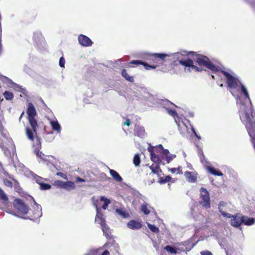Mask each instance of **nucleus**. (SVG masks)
I'll use <instances>...</instances> for the list:
<instances>
[{"label": "nucleus", "instance_id": "1", "mask_svg": "<svg viewBox=\"0 0 255 255\" xmlns=\"http://www.w3.org/2000/svg\"><path fill=\"white\" fill-rule=\"evenodd\" d=\"M26 111L27 120L30 125L25 128V134L28 139L31 141H34L36 139V146H41V139L37 135V129L38 125L35 117L37 115L36 110L31 103H29Z\"/></svg>", "mask_w": 255, "mask_h": 255}, {"label": "nucleus", "instance_id": "2", "mask_svg": "<svg viewBox=\"0 0 255 255\" xmlns=\"http://www.w3.org/2000/svg\"><path fill=\"white\" fill-rule=\"evenodd\" d=\"M227 203L223 201H221L219 204V210L221 214L225 217L228 218H232L231 220V225L235 227H239L242 224L245 225L251 226L254 224L255 219L253 218H248L247 217L242 216L240 213L235 215H231L224 212L223 207L226 205Z\"/></svg>", "mask_w": 255, "mask_h": 255}, {"label": "nucleus", "instance_id": "3", "mask_svg": "<svg viewBox=\"0 0 255 255\" xmlns=\"http://www.w3.org/2000/svg\"><path fill=\"white\" fill-rule=\"evenodd\" d=\"M169 55L168 54H164V53H154L151 54L150 56V59L153 61H155L154 63H156V64L153 65H149L146 62H144L141 60H132L130 61L127 65V67L130 68L132 66H130V64H134L136 65H142L143 66L144 68L146 70H150L151 69H155L158 65L157 62H155L157 59L163 61L166 57L169 56Z\"/></svg>", "mask_w": 255, "mask_h": 255}, {"label": "nucleus", "instance_id": "4", "mask_svg": "<svg viewBox=\"0 0 255 255\" xmlns=\"http://www.w3.org/2000/svg\"><path fill=\"white\" fill-rule=\"evenodd\" d=\"M189 53L191 56L196 57L195 62L199 66H204L214 72H219L220 68L214 65L208 57L198 54L194 51H190Z\"/></svg>", "mask_w": 255, "mask_h": 255}, {"label": "nucleus", "instance_id": "5", "mask_svg": "<svg viewBox=\"0 0 255 255\" xmlns=\"http://www.w3.org/2000/svg\"><path fill=\"white\" fill-rule=\"evenodd\" d=\"M199 203L203 208L209 209L211 207V200L209 193L204 187H201L200 189Z\"/></svg>", "mask_w": 255, "mask_h": 255}, {"label": "nucleus", "instance_id": "6", "mask_svg": "<svg viewBox=\"0 0 255 255\" xmlns=\"http://www.w3.org/2000/svg\"><path fill=\"white\" fill-rule=\"evenodd\" d=\"M219 71L226 77V81L229 88L231 89H236L239 87V84L240 83L238 79L234 77L229 72L221 68Z\"/></svg>", "mask_w": 255, "mask_h": 255}, {"label": "nucleus", "instance_id": "7", "mask_svg": "<svg viewBox=\"0 0 255 255\" xmlns=\"http://www.w3.org/2000/svg\"><path fill=\"white\" fill-rule=\"evenodd\" d=\"M26 217L29 219L35 221L42 216L41 208L40 206L36 205L31 209H28Z\"/></svg>", "mask_w": 255, "mask_h": 255}, {"label": "nucleus", "instance_id": "8", "mask_svg": "<svg viewBox=\"0 0 255 255\" xmlns=\"http://www.w3.org/2000/svg\"><path fill=\"white\" fill-rule=\"evenodd\" d=\"M13 206L19 214L26 215L27 213L29 207L21 199H15L13 201Z\"/></svg>", "mask_w": 255, "mask_h": 255}, {"label": "nucleus", "instance_id": "9", "mask_svg": "<svg viewBox=\"0 0 255 255\" xmlns=\"http://www.w3.org/2000/svg\"><path fill=\"white\" fill-rule=\"evenodd\" d=\"M179 63L185 67H188L192 68V70L196 72H201L204 69L203 68L198 67L197 66L194 65L193 61L190 59H187L185 60H179Z\"/></svg>", "mask_w": 255, "mask_h": 255}, {"label": "nucleus", "instance_id": "10", "mask_svg": "<svg viewBox=\"0 0 255 255\" xmlns=\"http://www.w3.org/2000/svg\"><path fill=\"white\" fill-rule=\"evenodd\" d=\"M78 41L81 45L85 47L90 46L93 44V42L89 37L83 34L78 36Z\"/></svg>", "mask_w": 255, "mask_h": 255}, {"label": "nucleus", "instance_id": "11", "mask_svg": "<svg viewBox=\"0 0 255 255\" xmlns=\"http://www.w3.org/2000/svg\"><path fill=\"white\" fill-rule=\"evenodd\" d=\"M184 175L189 182L195 183L197 181L198 174L196 172L185 171Z\"/></svg>", "mask_w": 255, "mask_h": 255}, {"label": "nucleus", "instance_id": "12", "mask_svg": "<svg viewBox=\"0 0 255 255\" xmlns=\"http://www.w3.org/2000/svg\"><path fill=\"white\" fill-rule=\"evenodd\" d=\"M149 168L151 171V173L149 174V175L155 174L157 175L158 177H160L162 170L160 168L159 163H153L151 165L149 166Z\"/></svg>", "mask_w": 255, "mask_h": 255}, {"label": "nucleus", "instance_id": "13", "mask_svg": "<svg viewBox=\"0 0 255 255\" xmlns=\"http://www.w3.org/2000/svg\"><path fill=\"white\" fill-rule=\"evenodd\" d=\"M142 223L140 221L131 220L127 224L128 228L131 230H138L142 227Z\"/></svg>", "mask_w": 255, "mask_h": 255}, {"label": "nucleus", "instance_id": "14", "mask_svg": "<svg viewBox=\"0 0 255 255\" xmlns=\"http://www.w3.org/2000/svg\"><path fill=\"white\" fill-rule=\"evenodd\" d=\"M175 123L177 125L178 129L181 134H184L188 132V128L183 122L180 121V120H177L175 119Z\"/></svg>", "mask_w": 255, "mask_h": 255}, {"label": "nucleus", "instance_id": "15", "mask_svg": "<svg viewBox=\"0 0 255 255\" xmlns=\"http://www.w3.org/2000/svg\"><path fill=\"white\" fill-rule=\"evenodd\" d=\"M96 207H97V206ZM97 209H98V208H97ZM97 211H98V209H97ZM95 221L97 222L100 225L101 228L107 225L106 223V221L104 218L103 214L98 211H97V213L95 217Z\"/></svg>", "mask_w": 255, "mask_h": 255}, {"label": "nucleus", "instance_id": "16", "mask_svg": "<svg viewBox=\"0 0 255 255\" xmlns=\"http://www.w3.org/2000/svg\"><path fill=\"white\" fill-rule=\"evenodd\" d=\"M206 169L207 171L214 175L222 176L223 175V174L220 170L216 169L214 167L211 166H206Z\"/></svg>", "mask_w": 255, "mask_h": 255}, {"label": "nucleus", "instance_id": "17", "mask_svg": "<svg viewBox=\"0 0 255 255\" xmlns=\"http://www.w3.org/2000/svg\"><path fill=\"white\" fill-rule=\"evenodd\" d=\"M134 131L135 134L139 137H142L145 133L144 128L139 126H136L135 127Z\"/></svg>", "mask_w": 255, "mask_h": 255}, {"label": "nucleus", "instance_id": "18", "mask_svg": "<svg viewBox=\"0 0 255 255\" xmlns=\"http://www.w3.org/2000/svg\"><path fill=\"white\" fill-rule=\"evenodd\" d=\"M110 173L113 179L117 182H121L123 180L122 177L115 170L110 169Z\"/></svg>", "mask_w": 255, "mask_h": 255}, {"label": "nucleus", "instance_id": "19", "mask_svg": "<svg viewBox=\"0 0 255 255\" xmlns=\"http://www.w3.org/2000/svg\"><path fill=\"white\" fill-rule=\"evenodd\" d=\"M148 151L150 152V159L154 163H160V160L158 156L155 154L152 149L148 148Z\"/></svg>", "mask_w": 255, "mask_h": 255}, {"label": "nucleus", "instance_id": "20", "mask_svg": "<svg viewBox=\"0 0 255 255\" xmlns=\"http://www.w3.org/2000/svg\"><path fill=\"white\" fill-rule=\"evenodd\" d=\"M50 124L53 130L58 132L60 131L61 127L57 121H52L50 122Z\"/></svg>", "mask_w": 255, "mask_h": 255}, {"label": "nucleus", "instance_id": "21", "mask_svg": "<svg viewBox=\"0 0 255 255\" xmlns=\"http://www.w3.org/2000/svg\"><path fill=\"white\" fill-rule=\"evenodd\" d=\"M122 76L127 81L130 82H134V79L132 76H130L128 74L127 71L126 69H123L121 72Z\"/></svg>", "mask_w": 255, "mask_h": 255}, {"label": "nucleus", "instance_id": "22", "mask_svg": "<svg viewBox=\"0 0 255 255\" xmlns=\"http://www.w3.org/2000/svg\"><path fill=\"white\" fill-rule=\"evenodd\" d=\"M0 200L4 204H6L8 201V197H7L6 194L4 193V192L0 188Z\"/></svg>", "mask_w": 255, "mask_h": 255}, {"label": "nucleus", "instance_id": "23", "mask_svg": "<svg viewBox=\"0 0 255 255\" xmlns=\"http://www.w3.org/2000/svg\"><path fill=\"white\" fill-rule=\"evenodd\" d=\"M101 229L103 232L104 235L107 238L109 239L112 238L111 233L110 231L109 228L107 225L101 228Z\"/></svg>", "mask_w": 255, "mask_h": 255}, {"label": "nucleus", "instance_id": "24", "mask_svg": "<svg viewBox=\"0 0 255 255\" xmlns=\"http://www.w3.org/2000/svg\"><path fill=\"white\" fill-rule=\"evenodd\" d=\"M116 212L124 218H127L129 216V214L122 209H117Z\"/></svg>", "mask_w": 255, "mask_h": 255}, {"label": "nucleus", "instance_id": "25", "mask_svg": "<svg viewBox=\"0 0 255 255\" xmlns=\"http://www.w3.org/2000/svg\"><path fill=\"white\" fill-rule=\"evenodd\" d=\"M100 200L101 201H104V205L102 206V208L104 209V210H106L108 205L110 204L111 203V201L109 199L106 198V197H105L104 196H101L100 197Z\"/></svg>", "mask_w": 255, "mask_h": 255}, {"label": "nucleus", "instance_id": "26", "mask_svg": "<svg viewBox=\"0 0 255 255\" xmlns=\"http://www.w3.org/2000/svg\"><path fill=\"white\" fill-rule=\"evenodd\" d=\"M167 112L170 115L174 118L175 120V119H176L177 120H181V118L178 116L175 110L172 109H167Z\"/></svg>", "mask_w": 255, "mask_h": 255}, {"label": "nucleus", "instance_id": "27", "mask_svg": "<svg viewBox=\"0 0 255 255\" xmlns=\"http://www.w3.org/2000/svg\"><path fill=\"white\" fill-rule=\"evenodd\" d=\"M158 177H159L158 182L160 184H164L167 182H168L170 181V180L172 179L171 177L169 175L166 176L165 178H163L160 176Z\"/></svg>", "mask_w": 255, "mask_h": 255}, {"label": "nucleus", "instance_id": "28", "mask_svg": "<svg viewBox=\"0 0 255 255\" xmlns=\"http://www.w3.org/2000/svg\"><path fill=\"white\" fill-rule=\"evenodd\" d=\"M133 163L135 166H138L140 163V158L139 154H135L133 157Z\"/></svg>", "mask_w": 255, "mask_h": 255}, {"label": "nucleus", "instance_id": "29", "mask_svg": "<svg viewBox=\"0 0 255 255\" xmlns=\"http://www.w3.org/2000/svg\"><path fill=\"white\" fill-rule=\"evenodd\" d=\"M140 210L142 212L146 215L149 214L150 213L149 209L148 208L147 204H142L141 206Z\"/></svg>", "mask_w": 255, "mask_h": 255}, {"label": "nucleus", "instance_id": "30", "mask_svg": "<svg viewBox=\"0 0 255 255\" xmlns=\"http://www.w3.org/2000/svg\"><path fill=\"white\" fill-rule=\"evenodd\" d=\"M75 188V183L70 181L65 182L64 189H74Z\"/></svg>", "mask_w": 255, "mask_h": 255}, {"label": "nucleus", "instance_id": "31", "mask_svg": "<svg viewBox=\"0 0 255 255\" xmlns=\"http://www.w3.org/2000/svg\"><path fill=\"white\" fill-rule=\"evenodd\" d=\"M3 96L7 100H11L13 98V95L12 93L9 91H5L3 93Z\"/></svg>", "mask_w": 255, "mask_h": 255}, {"label": "nucleus", "instance_id": "32", "mask_svg": "<svg viewBox=\"0 0 255 255\" xmlns=\"http://www.w3.org/2000/svg\"><path fill=\"white\" fill-rule=\"evenodd\" d=\"M39 185L40 189L42 190H48L50 189L51 187V185L43 182L39 183Z\"/></svg>", "mask_w": 255, "mask_h": 255}, {"label": "nucleus", "instance_id": "33", "mask_svg": "<svg viewBox=\"0 0 255 255\" xmlns=\"http://www.w3.org/2000/svg\"><path fill=\"white\" fill-rule=\"evenodd\" d=\"M190 52H187L186 51H182L181 52H177L175 54V56L177 57V59H179L181 56H186V55H190L191 54L189 53Z\"/></svg>", "mask_w": 255, "mask_h": 255}, {"label": "nucleus", "instance_id": "34", "mask_svg": "<svg viewBox=\"0 0 255 255\" xmlns=\"http://www.w3.org/2000/svg\"><path fill=\"white\" fill-rule=\"evenodd\" d=\"M147 226L150 231L153 233H157L159 231L158 228L154 225L148 224Z\"/></svg>", "mask_w": 255, "mask_h": 255}, {"label": "nucleus", "instance_id": "35", "mask_svg": "<svg viewBox=\"0 0 255 255\" xmlns=\"http://www.w3.org/2000/svg\"><path fill=\"white\" fill-rule=\"evenodd\" d=\"M64 184L65 182L64 181L61 180H57L54 182V185L58 188H64Z\"/></svg>", "mask_w": 255, "mask_h": 255}, {"label": "nucleus", "instance_id": "36", "mask_svg": "<svg viewBox=\"0 0 255 255\" xmlns=\"http://www.w3.org/2000/svg\"><path fill=\"white\" fill-rule=\"evenodd\" d=\"M164 249L167 252H168L171 254H175L177 253V251H176V249L173 247L170 246H166Z\"/></svg>", "mask_w": 255, "mask_h": 255}, {"label": "nucleus", "instance_id": "37", "mask_svg": "<svg viewBox=\"0 0 255 255\" xmlns=\"http://www.w3.org/2000/svg\"><path fill=\"white\" fill-rule=\"evenodd\" d=\"M176 155L174 154H168L165 156V160L167 163H170L175 157Z\"/></svg>", "mask_w": 255, "mask_h": 255}, {"label": "nucleus", "instance_id": "38", "mask_svg": "<svg viewBox=\"0 0 255 255\" xmlns=\"http://www.w3.org/2000/svg\"><path fill=\"white\" fill-rule=\"evenodd\" d=\"M3 182L4 184L7 187L11 188L13 186L12 182L6 179H3Z\"/></svg>", "mask_w": 255, "mask_h": 255}, {"label": "nucleus", "instance_id": "39", "mask_svg": "<svg viewBox=\"0 0 255 255\" xmlns=\"http://www.w3.org/2000/svg\"><path fill=\"white\" fill-rule=\"evenodd\" d=\"M158 147L160 148L162 150V154L165 156L169 154V152L168 149H163V146L161 144L159 145Z\"/></svg>", "mask_w": 255, "mask_h": 255}, {"label": "nucleus", "instance_id": "40", "mask_svg": "<svg viewBox=\"0 0 255 255\" xmlns=\"http://www.w3.org/2000/svg\"><path fill=\"white\" fill-rule=\"evenodd\" d=\"M65 60L63 57H61L59 61V65L61 67H64Z\"/></svg>", "mask_w": 255, "mask_h": 255}, {"label": "nucleus", "instance_id": "41", "mask_svg": "<svg viewBox=\"0 0 255 255\" xmlns=\"http://www.w3.org/2000/svg\"><path fill=\"white\" fill-rule=\"evenodd\" d=\"M201 255H213L212 253L209 251H203L200 252Z\"/></svg>", "mask_w": 255, "mask_h": 255}, {"label": "nucleus", "instance_id": "42", "mask_svg": "<svg viewBox=\"0 0 255 255\" xmlns=\"http://www.w3.org/2000/svg\"><path fill=\"white\" fill-rule=\"evenodd\" d=\"M56 175H58V176H59L61 177H62L64 179H66L67 178V176L65 174H64V173H62V172H57L56 173Z\"/></svg>", "mask_w": 255, "mask_h": 255}, {"label": "nucleus", "instance_id": "43", "mask_svg": "<svg viewBox=\"0 0 255 255\" xmlns=\"http://www.w3.org/2000/svg\"><path fill=\"white\" fill-rule=\"evenodd\" d=\"M76 181L77 182H84L85 181V180L80 178V177H77L76 178Z\"/></svg>", "mask_w": 255, "mask_h": 255}, {"label": "nucleus", "instance_id": "44", "mask_svg": "<svg viewBox=\"0 0 255 255\" xmlns=\"http://www.w3.org/2000/svg\"><path fill=\"white\" fill-rule=\"evenodd\" d=\"M35 180H36V183H38L39 185V183H41L42 182V178L40 177H38L37 178H36Z\"/></svg>", "mask_w": 255, "mask_h": 255}, {"label": "nucleus", "instance_id": "45", "mask_svg": "<svg viewBox=\"0 0 255 255\" xmlns=\"http://www.w3.org/2000/svg\"><path fill=\"white\" fill-rule=\"evenodd\" d=\"M177 173H178L179 174H182L183 173L182 167H178V168H177Z\"/></svg>", "mask_w": 255, "mask_h": 255}, {"label": "nucleus", "instance_id": "46", "mask_svg": "<svg viewBox=\"0 0 255 255\" xmlns=\"http://www.w3.org/2000/svg\"><path fill=\"white\" fill-rule=\"evenodd\" d=\"M130 121L129 119H127L126 121L125 122L124 125L129 127L130 125Z\"/></svg>", "mask_w": 255, "mask_h": 255}, {"label": "nucleus", "instance_id": "47", "mask_svg": "<svg viewBox=\"0 0 255 255\" xmlns=\"http://www.w3.org/2000/svg\"><path fill=\"white\" fill-rule=\"evenodd\" d=\"M2 50H3V49H2V44H1V36H0V55L2 53Z\"/></svg>", "mask_w": 255, "mask_h": 255}, {"label": "nucleus", "instance_id": "48", "mask_svg": "<svg viewBox=\"0 0 255 255\" xmlns=\"http://www.w3.org/2000/svg\"><path fill=\"white\" fill-rule=\"evenodd\" d=\"M172 173H175L177 171V168H170L169 170Z\"/></svg>", "mask_w": 255, "mask_h": 255}, {"label": "nucleus", "instance_id": "49", "mask_svg": "<svg viewBox=\"0 0 255 255\" xmlns=\"http://www.w3.org/2000/svg\"><path fill=\"white\" fill-rule=\"evenodd\" d=\"M101 255H110V253L109 251L106 250L102 253Z\"/></svg>", "mask_w": 255, "mask_h": 255}, {"label": "nucleus", "instance_id": "50", "mask_svg": "<svg viewBox=\"0 0 255 255\" xmlns=\"http://www.w3.org/2000/svg\"><path fill=\"white\" fill-rule=\"evenodd\" d=\"M24 115V111H23L22 112V113L21 114L20 116V117L19 118V121L20 122L22 117L23 116V115Z\"/></svg>", "mask_w": 255, "mask_h": 255}, {"label": "nucleus", "instance_id": "51", "mask_svg": "<svg viewBox=\"0 0 255 255\" xmlns=\"http://www.w3.org/2000/svg\"><path fill=\"white\" fill-rule=\"evenodd\" d=\"M154 182V179H152L150 181H148V185H150Z\"/></svg>", "mask_w": 255, "mask_h": 255}, {"label": "nucleus", "instance_id": "52", "mask_svg": "<svg viewBox=\"0 0 255 255\" xmlns=\"http://www.w3.org/2000/svg\"><path fill=\"white\" fill-rule=\"evenodd\" d=\"M8 176H9V177L10 178H11V180H13V181H16V180H15L13 177H12L10 175H9Z\"/></svg>", "mask_w": 255, "mask_h": 255}, {"label": "nucleus", "instance_id": "53", "mask_svg": "<svg viewBox=\"0 0 255 255\" xmlns=\"http://www.w3.org/2000/svg\"><path fill=\"white\" fill-rule=\"evenodd\" d=\"M196 137L198 138V139H200V137L198 135H197L196 134Z\"/></svg>", "mask_w": 255, "mask_h": 255}, {"label": "nucleus", "instance_id": "54", "mask_svg": "<svg viewBox=\"0 0 255 255\" xmlns=\"http://www.w3.org/2000/svg\"><path fill=\"white\" fill-rule=\"evenodd\" d=\"M201 162H202V163H203V160L202 158L201 159Z\"/></svg>", "mask_w": 255, "mask_h": 255}, {"label": "nucleus", "instance_id": "55", "mask_svg": "<svg viewBox=\"0 0 255 255\" xmlns=\"http://www.w3.org/2000/svg\"><path fill=\"white\" fill-rule=\"evenodd\" d=\"M212 76L213 79H215L214 76L212 75Z\"/></svg>", "mask_w": 255, "mask_h": 255}, {"label": "nucleus", "instance_id": "56", "mask_svg": "<svg viewBox=\"0 0 255 255\" xmlns=\"http://www.w3.org/2000/svg\"><path fill=\"white\" fill-rule=\"evenodd\" d=\"M37 155H39V152H37Z\"/></svg>", "mask_w": 255, "mask_h": 255}]
</instances>
